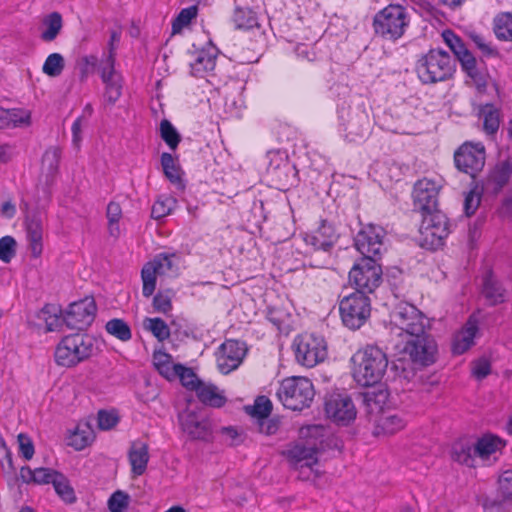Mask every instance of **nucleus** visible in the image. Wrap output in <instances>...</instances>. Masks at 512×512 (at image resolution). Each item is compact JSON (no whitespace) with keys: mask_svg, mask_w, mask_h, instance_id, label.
Here are the masks:
<instances>
[{"mask_svg":"<svg viewBox=\"0 0 512 512\" xmlns=\"http://www.w3.org/2000/svg\"><path fill=\"white\" fill-rule=\"evenodd\" d=\"M351 361L353 378L361 386H373L378 383L388 366L386 354L375 346H367L357 351Z\"/></svg>","mask_w":512,"mask_h":512,"instance_id":"f257e3e1","label":"nucleus"},{"mask_svg":"<svg viewBox=\"0 0 512 512\" xmlns=\"http://www.w3.org/2000/svg\"><path fill=\"white\" fill-rule=\"evenodd\" d=\"M428 326L427 317L410 303L400 302L390 312V334L401 340L423 333Z\"/></svg>","mask_w":512,"mask_h":512,"instance_id":"f03ea898","label":"nucleus"},{"mask_svg":"<svg viewBox=\"0 0 512 512\" xmlns=\"http://www.w3.org/2000/svg\"><path fill=\"white\" fill-rule=\"evenodd\" d=\"M410 13L400 4H389L373 18V29L376 35L385 40L397 41L408 29Z\"/></svg>","mask_w":512,"mask_h":512,"instance_id":"7ed1b4c3","label":"nucleus"},{"mask_svg":"<svg viewBox=\"0 0 512 512\" xmlns=\"http://www.w3.org/2000/svg\"><path fill=\"white\" fill-rule=\"evenodd\" d=\"M96 350L95 340L88 334L75 333L61 339L55 348V362L59 366L73 367L91 357Z\"/></svg>","mask_w":512,"mask_h":512,"instance_id":"20e7f679","label":"nucleus"},{"mask_svg":"<svg viewBox=\"0 0 512 512\" xmlns=\"http://www.w3.org/2000/svg\"><path fill=\"white\" fill-rule=\"evenodd\" d=\"M416 72L424 84L446 81L455 72V60L446 51L432 49L418 60Z\"/></svg>","mask_w":512,"mask_h":512,"instance_id":"39448f33","label":"nucleus"},{"mask_svg":"<svg viewBox=\"0 0 512 512\" xmlns=\"http://www.w3.org/2000/svg\"><path fill=\"white\" fill-rule=\"evenodd\" d=\"M119 40V35L112 32L108 51L103 53L98 71L104 84L103 99L108 105H114L122 95L123 78L119 71L115 69L116 48L114 41Z\"/></svg>","mask_w":512,"mask_h":512,"instance_id":"423d86ee","label":"nucleus"},{"mask_svg":"<svg viewBox=\"0 0 512 512\" xmlns=\"http://www.w3.org/2000/svg\"><path fill=\"white\" fill-rule=\"evenodd\" d=\"M180 271V257L175 253H160L147 262L141 270L142 294L145 298L153 295L157 277H176Z\"/></svg>","mask_w":512,"mask_h":512,"instance_id":"0eeeda50","label":"nucleus"},{"mask_svg":"<svg viewBox=\"0 0 512 512\" xmlns=\"http://www.w3.org/2000/svg\"><path fill=\"white\" fill-rule=\"evenodd\" d=\"M315 392L312 382L301 376L285 378L280 383L277 396L287 409L301 411L310 406Z\"/></svg>","mask_w":512,"mask_h":512,"instance_id":"6e6552de","label":"nucleus"},{"mask_svg":"<svg viewBox=\"0 0 512 512\" xmlns=\"http://www.w3.org/2000/svg\"><path fill=\"white\" fill-rule=\"evenodd\" d=\"M338 118L344 137L350 142L364 140L370 130V119L364 107L346 106V101L338 104Z\"/></svg>","mask_w":512,"mask_h":512,"instance_id":"1a4fd4ad","label":"nucleus"},{"mask_svg":"<svg viewBox=\"0 0 512 512\" xmlns=\"http://www.w3.org/2000/svg\"><path fill=\"white\" fill-rule=\"evenodd\" d=\"M293 350L297 363L308 368L316 366L327 357L325 339L312 333L297 336L293 342Z\"/></svg>","mask_w":512,"mask_h":512,"instance_id":"9d476101","label":"nucleus"},{"mask_svg":"<svg viewBox=\"0 0 512 512\" xmlns=\"http://www.w3.org/2000/svg\"><path fill=\"white\" fill-rule=\"evenodd\" d=\"M339 310L343 324L350 329H358L370 316V298L355 291L341 299Z\"/></svg>","mask_w":512,"mask_h":512,"instance_id":"9b49d317","label":"nucleus"},{"mask_svg":"<svg viewBox=\"0 0 512 512\" xmlns=\"http://www.w3.org/2000/svg\"><path fill=\"white\" fill-rule=\"evenodd\" d=\"M421 215L419 228L421 245L427 249L439 248L449 234L447 217L438 209Z\"/></svg>","mask_w":512,"mask_h":512,"instance_id":"f8f14e48","label":"nucleus"},{"mask_svg":"<svg viewBox=\"0 0 512 512\" xmlns=\"http://www.w3.org/2000/svg\"><path fill=\"white\" fill-rule=\"evenodd\" d=\"M349 281L356 288L367 295L372 293L382 281V269L376 259L362 257L349 272Z\"/></svg>","mask_w":512,"mask_h":512,"instance_id":"ddd939ff","label":"nucleus"},{"mask_svg":"<svg viewBox=\"0 0 512 512\" xmlns=\"http://www.w3.org/2000/svg\"><path fill=\"white\" fill-rule=\"evenodd\" d=\"M267 175L279 190H287L298 183V172L286 152L277 150L267 154Z\"/></svg>","mask_w":512,"mask_h":512,"instance_id":"4468645a","label":"nucleus"},{"mask_svg":"<svg viewBox=\"0 0 512 512\" xmlns=\"http://www.w3.org/2000/svg\"><path fill=\"white\" fill-rule=\"evenodd\" d=\"M402 343L404 344L403 352L410 357L413 363L420 366H429L435 362L437 344L425 331L419 333V335L396 341L394 346L399 348Z\"/></svg>","mask_w":512,"mask_h":512,"instance_id":"2eb2a0df","label":"nucleus"},{"mask_svg":"<svg viewBox=\"0 0 512 512\" xmlns=\"http://www.w3.org/2000/svg\"><path fill=\"white\" fill-rule=\"evenodd\" d=\"M485 159V147L480 142H465L454 153L456 168L473 178L482 171L485 165Z\"/></svg>","mask_w":512,"mask_h":512,"instance_id":"dca6fc26","label":"nucleus"},{"mask_svg":"<svg viewBox=\"0 0 512 512\" xmlns=\"http://www.w3.org/2000/svg\"><path fill=\"white\" fill-rule=\"evenodd\" d=\"M385 230L377 225L363 227L355 238V247L363 255L376 259L384 251Z\"/></svg>","mask_w":512,"mask_h":512,"instance_id":"f3484780","label":"nucleus"},{"mask_svg":"<svg viewBox=\"0 0 512 512\" xmlns=\"http://www.w3.org/2000/svg\"><path fill=\"white\" fill-rule=\"evenodd\" d=\"M440 181L429 178L418 180L413 189L414 207L421 214L437 210Z\"/></svg>","mask_w":512,"mask_h":512,"instance_id":"a211bd4d","label":"nucleus"},{"mask_svg":"<svg viewBox=\"0 0 512 512\" xmlns=\"http://www.w3.org/2000/svg\"><path fill=\"white\" fill-rule=\"evenodd\" d=\"M96 310L94 299L86 297L69 305L64 321L68 327L81 330L93 322Z\"/></svg>","mask_w":512,"mask_h":512,"instance_id":"6ab92c4d","label":"nucleus"},{"mask_svg":"<svg viewBox=\"0 0 512 512\" xmlns=\"http://www.w3.org/2000/svg\"><path fill=\"white\" fill-rule=\"evenodd\" d=\"M325 412L328 418L341 425H348L357 415L351 398L342 394H332L327 398Z\"/></svg>","mask_w":512,"mask_h":512,"instance_id":"aec40b11","label":"nucleus"},{"mask_svg":"<svg viewBox=\"0 0 512 512\" xmlns=\"http://www.w3.org/2000/svg\"><path fill=\"white\" fill-rule=\"evenodd\" d=\"M182 431L192 440L209 441L212 436L210 421L195 411H184L179 415Z\"/></svg>","mask_w":512,"mask_h":512,"instance_id":"412c9836","label":"nucleus"},{"mask_svg":"<svg viewBox=\"0 0 512 512\" xmlns=\"http://www.w3.org/2000/svg\"><path fill=\"white\" fill-rule=\"evenodd\" d=\"M244 344L236 340H226L217 352V365L219 370L228 374L238 368L245 356Z\"/></svg>","mask_w":512,"mask_h":512,"instance_id":"4be33fe9","label":"nucleus"},{"mask_svg":"<svg viewBox=\"0 0 512 512\" xmlns=\"http://www.w3.org/2000/svg\"><path fill=\"white\" fill-rule=\"evenodd\" d=\"M337 239L333 226L323 221L317 230L303 235L304 242L314 250L328 251Z\"/></svg>","mask_w":512,"mask_h":512,"instance_id":"5701e85b","label":"nucleus"},{"mask_svg":"<svg viewBox=\"0 0 512 512\" xmlns=\"http://www.w3.org/2000/svg\"><path fill=\"white\" fill-rule=\"evenodd\" d=\"M26 238L33 257H39L43 250V223L41 217L29 214L25 219Z\"/></svg>","mask_w":512,"mask_h":512,"instance_id":"b1692460","label":"nucleus"},{"mask_svg":"<svg viewBox=\"0 0 512 512\" xmlns=\"http://www.w3.org/2000/svg\"><path fill=\"white\" fill-rule=\"evenodd\" d=\"M478 330V319L475 315H471L462 329L454 336L453 353L460 355L470 349L474 345Z\"/></svg>","mask_w":512,"mask_h":512,"instance_id":"393cba45","label":"nucleus"},{"mask_svg":"<svg viewBox=\"0 0 512 512\" xmlns=\"http://www.w3.org/2000/svg\"><path fill=\"white\" fill-rule=\"evenodd\" d=\"M150 459L147 443L137 440L132 442L128 451V460L131 465V473L134 477L145 473Z\"/></svg>","mask_w":512,"mask_h":512,"instance_id":"a878e982","label":"nucleus"},{"mask_svg":"<svg viewBox=\"0 0 512 512\" xmlns=\"http://www.w3.org/2000/svg\"><path fill=\"white\" fill-rule=\"evenodd\" d=\"M288 460L295 467H312L317 464V449L314 446H305L303 444H295L287 451Z\"/></svg>","mask_w":512,"mask_h":512,"instance_id":"bb28decb","label":"nucleus"},{"mask_svg":"<svg viewBox=\"0 0 512 512\" xmlns=\"http://www.w3.org/2000/svg\"><path fill=\"white\" fill-rule=\"evenodd\" d=\"M474 446L476 457L481 460H489L504 448L505 441L494 434L487 433L479 437Z\"/></svg>","mask_w":512,"mask_h":512,"instance_id":"cd10ccee","label":"nucleus"},{"mask_svg":"<svg viewBox=\"0 0 512 512\" xmlns=\"http://www.w3.org/2000/svg\"><path fill=\"white\" fill-rule=\"evenodd\" d=\"M511 176L512 162L510 160L500 161L490 171L486 181V188L493 193H498L508 183Z\"/></svg>","mask_w":512,"mask_h":512,"instance_id":"c85d7f7f","label":"nucleus"},{"mask_svg":"<svg viewBox=\"0 0 512 512\" xmlns=\"http://www.w3.org/2000/svg\"><path fill=\"white\" fill-rule=\"evenodd\" d=\"M217 49L213 46L202 49L196 53L194 61L190 64L191 74L202 78L214 70L216 66Z\"/></svg>","mask_w":512,"mask_h":512,"instance_id":"c756f323","label":"nucleus"},{"mask_svg":"<svg viewBox=\"0 0 512 512\" xmlns=\"http://www.w3.org/2000/svg\"><path fill=\"white\" fill-rule=\"evenodd\" d=\"M375 433L391 435L403 429L406 425L405 419L392 411H385L375 418Z\"/></svg>","mask_w":512,"mask_h":512,"instance_id":"7c9ffc66","label":"nucleus"},{"mask_svg":"<svg viewBox=\"0 0 512 512\" xmlns=\"http://www.w3.org/2000/svg\"><path fill=\"white\" fill-rule=\"evenodd\" d=\"M388 392L384 389H372L363 393V403L366 407L367 413L371 416L379 417L382 414L384 407L388 401Z\"/></svg>","mask_w":512,"mask_h":512,"instance_id":"2f4dec72","label":"nucleus"},{"mask_svg":"<svg viewBox=\"0 0 512 512\" xmlns=\"http://www.w3.org/2000/svg\"><path fill=\"white\" fill-rule=\"evenodd\" d=\"M474 443L468 439H459L452 445L451 458L468 467H473L476 455L474 454Z\"/></svg>","mask_w":512,"mask_h":512,"instance_id":"473e14b6","label":"nucleus"},{"mask_svg":"<svg viewBox=\"0 0 512 512\" xmlns=\"http://www.w3.org/2000/svg\"><path fill=\"white\" fill-rule=\"evenodd\" d=\"M153 365L157 372L168 381L175 380V371L177 365L173 362L172 356L165 351L159 349L153 353Z\"/></svg>","mask_w":512,"mask_h":512,"instance_id":"72a5a7b5","label":"nucleus"},{"mask_svg":"<svg viewBox=\"0 0 512 512\" xmlns=\"http://www.w3.org/2000/svg\"><path fill=\"white\" fill-rule=\"evenodd\" d=\"M482 293L491 305H497L506 300V289L490 273L484 278Z\"/></svg>","mask_w":512,"mask_h":512,"instance_id":"f704fd0d","label":"nucleus"},{"mask_svg":"<svg viewBox=\"0 0 512 512\" xmlns=\"http://www.w3.org/2000/svg\"><path fill=\"white\" fill-rule=\"evenodd\" d=\"M58 472L48 468H36L32 470L29 467H22L20 478L25 483L48 484L54 482Z\"/></svg>","mask_w":512,"mask_h":512,"instance_id":"c9c22d12","label":"nucleus"},{"mask_svg":"<svg viewBox=\"0 0 512 512\" xmlns=\"http://www.w3.org/2000/svg\"><path fill=\"white\" fill-rule=\"evenodd\" d=\"M199 400L208 406L220 408L225 405L226 397L212 384L201 383L196 390Z\"/></svg>","mask_w":512,"mask_h":512,"instance_id":"e433bc0d","label":"nucleus"},{"mask_svg":"<svg viewBox=\"0 0 512 512\" xmlns=\"http://www.w3.org/2000/svg\"><path fill=\"white\" fill-rule=\"evenodd\" d=\"M94 440V432L88 423L78 424L68 437L67 444L75 450H82Z\"/></svg>","mask_w":512,"mask_h":512,"instance_id":"4c0bfd02","label":"nucleus"},{"mask_svg":"<svg viewBox=\"0 0 512 512\" xmlns=\"http://www.w3.org/2000/svg\"><path fill=\"white\" fill-rule=\"evenodd\" d=\"M41 39L45 42H51L56 39L63 27L62 16L58 12H53L43 20Z\"/></svg>","mask_w":512,"mask_h":512,"instance_id":"58836bf2","label":"nucleus"},{"mask_svg":"<svg viewBox=\"0 0 512 512\" xmlns=\"http://www.w3.org/2000/svg\"><path fill=\"white\" fill-rule=\"evenodd\" d=\"M494 32L498 39L512 41V12H502L496 15Z\"/></svg>","mask_w":512,"mask_h":512,"instance_id":"ea45409f","label":"nucleus"},{"mask_svg":"<svg viewBox=\"0 0 512 512\" xmlns=\"http://www.w3.org/2000/svg\"><path fill=\"white\" fill-rule=\"evenodd\" d=\"M479 115L483 118L484 131L490 135L496 133L500 125L498 109L491 104H487L481 107Z\"/></svg>","mask_w":512,"mask_h":512,"instance_id":"a19ab883","label":"nucleus"},{"mask_svg":"<svg viewBox=\"0 0 512 512\" xmlns=\"http://www.w3.org/2000/svg\"><path fill=\"white\" fill-rule=\"evenodd\" d=\"M40 318L45 321L47 331L58 330L62 325L61 309L53 304L45 305L41 312Z\"/></svg>","mask_w":512,"mask_h":512,"instance_id":"79ce46f5","label":"nucleus"},{"mask_svg":"<svg viewBox=\"0 0 512 512\" xmlns=\"http://www.w3.org/2000/svg\"><path fill=\"white\" fill-rule=\"evenodd\" d=\"M233 22L237 29L249 30L258 26V19L250 8H237L233 15Z\"/></svg>","mask_w":512,"mask_h":512,"instance_id":"37998d69","label":"nucleus"},{"mask_svg":"<svg viewBox=\"0 0 512 512\" xmlns=\"http://www.w3.org/2000/svg\"><path fill=\"white\" fill-rule=\"evenodd\" d=\"M177 206L176 198L172 196H160L152 206V217L161 219L172 213Z\"/></svg>","mask_w":512,"mask_h":512,"instance_id":"c03bdc74","label":"nucleus"},{"mask_svg":"<svg viewBox=\"0 0 512 512\" xmlns=\"http://www.w3.org/2000/svg\"><path fill=\"white\" fill-rule=\"evenodd\" d=\"M143 326L160 342H163L170 337V329L161 318H146L143 322Z\"/></svg>","mask_w":512,"mask_h":512,"instance_id":"a18cd8bd","label":"nucleus"},{"mask_svg":"<svg viewBox=\"0 0 512 512\" xmlns=\"http://www.w3.org/2000/svg\"><path fill=\"white\" fill-rule=\"evenodd\" d=\"M106 331L121 341H128L132 337L129 325L122 319L114 318L105 325Z\"/></svg>","mask_w":512,"mask_h":512,"instance_id":"49530a36","label":"nucleus"},{"mask_svg":"<svg viewBox=\"0 0 512 512\" xmlns=\"http://www.w3.org/2000/svg\"><path fill=\"white\" fill-rule=\"evenodd\" d=\"M65 67L64 57L60 53H52L46 58L42 71L49 77H58Z\"/></svg>","mask_w":512,"mask_h":512,"instance_id":"de8ad7c7","label":"nucleus"},{"mask_svg":"<svg viewBox=\"0 0 512 512\" xmlns=\"http://www.w3.org/2000/svg\"><path fill=\"white\" fill-rule=\"evenodd\" d=\"M53 487L58 496L66 503H74L76 496L74 489L69 484V481L62 474L58 473L53 482Z\"/></svg>","mask_w":512,"mask_h":512,"instance_id":"09e8293b","label":"nucleus"},{"mask_svg":"<svg viewBox=\"0 0 512 512\" xmlns=\"http://www.w3.org/2000/svg\"><path fill=\"white\" fill-rule=\"evenodd\" d=\"M9 128H27L31 125V111L23 108L8 109Z\"/></svg>","mask_w":512,"mask_h":512,"instance_id":"8fccbe9b","label":"nucleus"},{"mask_svg":"<svg viewBox=\"0 0 512 512\" xmlns=\"http://www.w3.org/2000/svg\"><path fill=\"white\" fill-rule=\"evenodd\" d=\"M160 135L170 149L175 150L180 143L181 137L176 128L167 119L160 123Z\"/></svg>","mask_w":512,"mask_h":512,"instance_id":"3c124183","label":"nucleus"},{"mask_svg":"<svg viewBox=\"0 0 512 512\" xmlns=\"http://www.w3.org/2000/svg\"><path fill=\"white\" fill-rule=\"evenodd\" d=\"M244 101L238 91L227 94L224 98V111L231 117H240Z\"/></svg>","mask_w":512,"mask_h":512,"instance_id":"603ef678","label":"nucleus"},{"mask_svg":"<svg viewBox=\"0 0 512 512\" xmlns=\"http://www.w3.org/2000/svg\"><path fill=\"white\" fill-rule=\"evenodd\" d=\"M161 165L165 176L174 184H178L181 181L179 167L174 157L167 152L161 155Z\"/></svg>","mask_w":512,"mask_h":512,"instance_id":"864d4df0","label":"nucleus"},{"mask_svg":"<svg viewBox=\"0 0 512 512\" xmlns=\"http://www.w3.org/2000/svg\"><path fill=\"white\" fill-rule=\"evenodd\" d=\"M176 378H179L182 385L190 390L196 391L197 387H199L201 384L192 369L187 368L182 364L177 365V370L175 371V379Z\"/></svg>","mask_w":512,"mask_h":512,"instance_id":"5fc2aeb1","label":"nucleus"},{"mask_svg":"<svg viewBox=\"0 0 512 512\" xmlns=\"http://www.w3.org/2000/svg\"><path fill=\"white\" fill-rule=\"evenodd\" d=\"M174 292L170 289L159 291L153 298V307L155 311L167 314L172 310V298Z\"/></svg>","mask_w":512,"mask_h":512,"instance_id":"6e6d98bb","label":"nucleus"},{"mask_svg":"<svg viewBox=\"0 0 512 512\" xmlns=\"http://www.w3.org/2000/svg\"><path fill=\"white\" fill-rule=\"evenodd\" d=\"M197 16V7L191 6L184 8L180 11L172 24L173 34L180 33L184 27H187L190 22Z\"/></svg>","mask_w":512,"mask_h":512,"instance_id":"4d7b16f0","label":"nucleus"},{"mask_svg":"<svg viewBox=\"0 0 512 512\" xmlns=\"http://www.w3.org/2000/svg\"><path fill=\"white\" fill-rule=\"evenodd\" d=\"M246 409L250 415L260 420L269 416L272 410V403L267 397L260 396L255 400L253 406L247 407Z\"/></svg>","mask_w":512,"mask_h":512,"instance_id":"13d9d810","label":"nucleus"},{"mask_svg":"<svg viewBox=\"0 0 512 512\" xmlns=\"http://www.w3.org/2000/svg\"><path fill=\"white\" fill-rule=\"evenodd\" d=\"M60 158V148L57 146L49 147L43 154L42 165L49 173L53 174L58 170Z\"/></svg>","mask_w":512,"mask_h":512,"instance_id":"bf43d9fd","label":"nucleus"},{"mask_svg":"<svg viewBox=\"0 0 512 512\" xmlns=\"http://www.w3.org/2000/svg\"><path fill=\"white\" fill-rule=\"evenodd\" d=\"M130 503V496L122 491H115L108 500L110 512H125Z\"/></svg>","mask_w":512,"mask_h":512,"instance_id":"052dcab7","label":"nucleus"},{"mask_svg":"<svg viewBox=\"0 0 512 512\" xmlns=\"http://www.w3.org/2000/svg\"><path fill=\"white\" fill-rule=\"evenodd\" d=\"M16 254V241L12 236L0 238V260L9 263Z\"/></svg>","mask_w":512,"mask_h":512,"instance_id":"680f3d73","label":"nucleus"},{"mask_svg":"<svg viewBox=\"0 0 512 512\" xmlns=\"http://www.w3.org/2000/svg\"><path fill=\"white\" fill-rule=\"evenodd\" d=\"M98 427L101 430H110L119 422V417L115 411L100 410L97 416Z\"/></svg>","mask_w":512,"mask_h":512,"instance_id":"e2e57ef3","label":"nucleus"},{"mask_svg":"<svg viewBox=\"0 0 512 512\" xmlns=\"http://www.w3.org/2000/svg\"><path fill=\"white\" fill-rule=\"evenodd\" d=\"M87 125V119L84 116H79L72 124V145L76 150H79L83 141V130Z\"/></svg>","mask_w":512,"mask_h":512,"instance_id":"0e129e2a","label":"nucleus"},{"mask_svg":"<svg viewBox=\"0 0 512 512\" xmlns=\"http://www.w3.org/2000/svg\"><path fill=\"white\" fill-rule=\"evenodd\" d=\"M499 493L504 500L512 502V470L504 471L498 480Z\"/></svg>","mask_w":512,"mask_h":512,"instance_id":"69168bd1","label":"nucleus"},{"mask_svg":"<svg viewBox=\"0 0 512 512\" xmlns=\"http://www.w3.org/2000/svg\"><path fill=\"white\" fill-rule=\"evenodd\" d=\"M491 372V364L487 358H479L472 364V374L478 380L488 376Z\"/></svg>","mask_w":512,"mask_h":512,"instance_id":"338daca9","label":"nucleus"},{"mask_svg":"<svg viewBox=\"0 0 512 512\" xmlns=\"http://www.w3.org/2000/svg\"><path fill=\"white\" fill-rule=\"evenodd\" d=\"M443 38L446 44L453 51L455 56L457 57L459 54L463 53L466 50L465 45L461 41V39L455 35L452 31H445L443 33Z\"/></svg>","mask_w":512,"mask_h":512,"instance_id":"774afa93","label":"nucleus"}]
</instances>
